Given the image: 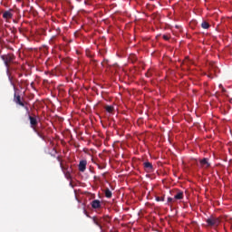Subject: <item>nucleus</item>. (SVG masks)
Returning <instances> with one entry per match:
<instances>
[{
    "mask_svg": "<svg viewBox=\"0 0 232 232\" xmlns=\"http://www.w3.org/2000/svg\"><path fill=\"white\" fill-rule=\"evenodd\" d=\"M83 213L84 215H86V217H88V218H92L93 224H95V226H97L101 231H102V220H104V218H99V217H91L90 214H88V211L86 210V208L83 207Z\"/></svg>",
    "mask_w": 232,
    "mask_h": 232,
    "instance_id": "obj_1",
    "label": "nucleus"
},
{
    "mask_svg": "<svg viewBox=\"0 0 232 232\" xmlns=\"http://www.w3.org/2000/svg\"><path fill=\"white\" fill-rule=\"evenodd\" d=\"M220 218L213 217L207 218L206 223L208 227H218L220 226Z\"/></svg>",
    "mask_w": 232,
    "mask_h": 232,
    "instance_id": "obj_2",
    "label": "nucleus"
},
{
    "mask_svg": "<svg viewBox=\"0 0 232 232\" xmlns=\"http://www.w3.org/2000/svg\"><path fill=\"white\" fill-rule=\"evenodd\" d=\"M1 59L4 61L5 65L7 68V70H9L10 64H12V63H14V61H15V55H14L12 53L4 54V55H1Z\"/></svg>",
    "mask_w": 232,
    "mask_h": 232,
    "instance_id": "obj_3",
    "label": "nucleus"
},
{
    "mask_svg": "<svg viewBox=\"0 0 232 232\" xmlns=\"http://www.w3.org/2000/svg\"><path fill=\"white\" fill-rule=\"evenodd\" d=\"M28 119L30 121L31 128H33L34 131L37 133L38 137H41L43 139V136L41 135V133H39L37 131V129H35L37 127V124H39V122L37 121V118L35 116H32L29 114Z\"/></svg>",
    "mask_w": 232,
    "mask_h": 232,
    "instance_id": "obj_4",
    "label": "nucleus"
},
{
    "mask_svg": "<svg viewBox=\"0 0 232 232\" xmlns=\"http://www.w3.org/2000/svg\"><path fill=\"white\" fill-rule=\"evenodd\" d=\"M14 102H15V104L18 106H24V99L16 92H14Z\"/></svg>",
    "mask_w": 232,
    "mask_h": 232,
    "instance_id": "obj_5",
    "label": "nucleus"
},
{
    "mask_svg": "<svg viewBox=\"0 0 232 232\" xmlns=\"http://www.w3.org/2000/svg\"><path fill=\"white\" fill-rule=\"evenodd\" d=\"M58 162H60V168L63 171V173H66V171H72L71 167L63 165V160H61V157H57Z\"/></svg>",
    "mask_w": 232,
    "mask_h": 232,
    "instance_id": "obj_6",
    "label": "nucleus"
},
{
    "mask_svg": "<svg viewBox=\"0 0 232 232\" xmlns=\"http://www.w3.org/2000/svg\"><path fill=\"white\" fill-rule=\"evenodd\" d=\"M199 164L201 168H203L204 169H208V168L211 166V163H209V160H208V158L200 160Z\"/></svg>",
    "mask_w": 232,
    "mask_h": 232,
    "instance_id": "obj_7",
    "label": "nucleus"
},
{
    "mask_svg": "<svg viewBox=\"0 0 232 232\" xmlns=\"http://www.w3.org/2000/svg\"><path fill=\"white\" fill-rule=\"evenodd\" d=\"M91 206H92V209H101V208H102L101 200H99V199L92 200L91 202Z\"/></svg>",
    "mask_w": 232,
    "mask_h": 232,
    "instance_id": "obj_8",
    "label": "nucleus"
},
{
    "mask_svg": "<svg viewBox=\"0 0 232 232\" xmlns=\"http://www.w3.org/2000/svg\"><path fill=\"white\" fill-rule=\"evenodd\" d=\"M86 164H88L86 160H81L78 165L79 171H81L82 173H84V171H86Z\"/></svg>",
    "mask_w": 232,
    "mask_h": 232,
    "instance_id": "obj_9",
    "label": "nucleus"
},
{
    "mask_svg": "<svg viewBox=\"0 0 232 232\" xmlns=\"http://www.w3.org/2000/svg\"><path fill=\"white\" fill-rule=\"evenodd\" d=\"M143 166L145 170L149 173H151V171H153V164H151V162L146 161L143 163Z\"/></svg>",
    "mask_w": 232,
    "mask_h": 232,
    "instance_id": "obj_10",
    "label": "nucleus"
},
{
    "mask_svg": "<svg viewBox=\"0 0 232 232\" xmlns=\"http://www.w3.org/2000/svg\"><path fill=\"white\" fill-rule=\"evenodd\" d=\"M182 198H184V192H178V193L174 196V199H175V200H182Z\"/></svg>",
    "mask_w": 232,
    "mask_h": 232,
    "instance_id": "obj_11",
    "label": "nucleus"
},
{
    "mask_svg": "<svg viewBox=\"0 0 232 232\" xmlns=\"http://www.w3.org/2000/svg\"><path fill=\"white\" fill-rule=\"evenodd\" d=\"M14 14H12V13L10 11H5L4 14H3V17L4 19H12Z\"/></svg>",
    "mask_w": 232,
    "mask_h": 232,
    "instance_id": "obj_12",
    "label": "nucleus"
},
{
    "mask_svg": "<svg viewBox=\"0 0 232 232\" xmlns=\"http://www.w3.org/2000/svg\"><path fill=\"white\" fill-rule=\"evenodd\" d=\"M112 193L111 190H110V188H106L105 189V197L106 198H111Z\"/></svg>",
    "mask_w": 232,
    "mask_h": 232,
    "instance_id": "obj_13",
    "label": "nucleus"
},
{
    "mask_svg": "<svg viewBox=\"0 0 232 232\" xmlns=\"http://www.w3.org/2000/svg\"><path fill=\"white\" fill-rule=\"evenodd\" d=\"M63 174L67 180H72V171L67 170L66 172H63Z\"/></svg>",
    "mask_w": 232,
    "mask_h": 232,
    "instance_id": "obj_14",
    "label": "nucleus"
},
{
    "mask_svg": "<svg viewBox=\"0 0 232 232\" xmlns=\"http://www.w3.org/2000/svg\"><path fill=\"white\" fill-rule=\"evenodd\" d=\"M105 110H106V111H108V113H112L114 108L111 105H106Z\"/></svg>",
    "mask_w": 232,
    "mask_h": 232,
    "instance_id": "obj_15",
    "label": "nucleus"
},
{
    "mask_svg": "<svg viewBox=\"0 0 232 232\" xmlns=\"http://www.w3.org/2000/svg\"><path fill=\"white\" fill-rule=\"evenodd\" d=\"M201 27H202L204 30H208V28H209V24H208V22H202Z\"/></svg>",
    "mask_w": 232,
    "mask_h": 232,
    "instance_id": "obj_16",
    "label": "nucleus"
},
{
    "mask_svg": "<svg viewBox=\"0 0 232 232\" xmlns=\"http://www.w3.org/2000/svg\"><path fill=\"white\" fill-rule=\"evenodd\" d=\"M22 108H24L27 115H30V109H28V106H26V102H24V106H22Z\"/></svg>",
    "mask_w": 232,
    "mask_h": 232,
    "instance_id": "obj_17",
    "label": "nucleus"
},
{
    "mask_svg": "<svg viewBox=\"0 0 232 232\" xmlns=\"http://www.w3.org/2000/svg\"><path fill=\"white\" fill-rule=\"evenodd\" d=\"M157 202H164V197H156Z\"/></svg>",
    "mask_w": 232,
    "mask_h": 232,
    "instance_id": "obj_18",
    "label": "nucleus"
},
{
    "mask_svg": "<svg viewBox=\"0 0 232 232\" xmlns=\"http://www.w3.org/2000/svg\"><path fill=\"white\" fill-rule=\"evenodd\" d=\"M175 198H168V202H169V204H171V202H175Z\"/></svg>",
    "mask_w": 232,
    "mask_h": 232,
    "instance_id": "obj_19",
    "label": "nucleus"
},
{
    "mask_svg": "<svg viewBox=\"0 0 232 232\" xmlns=\"http://www.w3.org/2000/svg\"><path fill=\"white\" fill-rule=\"evenodd\" d=\"M163 39H164L165 41H169V36L164 34V35H163Z\"/></svg>",
    "mask_w": 232,
    "mask_h": 232,
    "instance_id": "obj_20",
    "label": "nucleus"
},
{
    "mask_svg": "<svg viewBox=\"0 0 232 232\" xmlns=\"http://www.w3.org/2000/svg\"><path fill=\"white\" fill-rule=\"evenodd\" d=\"M221 92H222V93H226V88L222 87Z\"/></svg>",
    "mask_w": 232,
    "mask_h": 232,
    "instance_id": "obj_21",
    "label": "nucleus"
},
{
    "mask_svg": "<svg viewBox=\"0 0 232 232\" xmlns=\"http://www.w3.org/2000/svg\"><path fill=\"white\" fill-rule=\"evenodd\" d=\"M99 169H104V167L98 165Z\"/></svg>",
    "mask_w": 232,
    "mask_h": 232,
    "instance_id": "obj_22",
    "label": "nucleus"
},
{
    "mask_svg": "<svg viewBox=\"0 0 232 232\" xmlns=\"http://www.w3.org/2000/svg\"><path fill=\"white\" fill-rule=\"evenodd\" d=\"M218 86H219V88H221V89L224 88V85H222V83H220Z\"/></svg>",
    "mask_w": 232,
    "mask_h": 232,
    "instance_id": "obj_23",
    "label": "nucleus"
}]
</instances>
